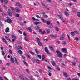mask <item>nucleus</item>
<instances>
[{
	"label": "nucleus",
	"instance_id": "1",
	"mask_svg": "<svg viewBox=\"0 0 80 80\" xmlns=\"http://www.w3.org/2000/svg\"><path fill=\"white\" fill-rule=\"evenodd\" d=\"M56 53H57V55L58 57H60V58H62V53L60 51L57 50L56 51Z\"/></svg>",
	"mask_w": 80,
	"mask_h": 80
},
{
	"label": "nucleus",
	"instance_id": "2",
	"mask_svg": "<svg viewBox=\"0 0 80 80\" xmlns=\"http://www.w3.org/2000/svg\"><path fill=\"white\" fill-rule=\"evenodd\" d=\"M5 22L7 23H12V20L10 18L8 19L7 20L5 21Z\"/></svg>",
	"mask_w": 80,
	"mask_h": 80
},
{
	"label": "nucleus",
	"instance_id": "3",
	"mask_svg": "<svg viewBox=\"0 0 80 80\" xmlns=\"http://www.w3.org/2000/svg\"><path fill=\"white\" fill-rule=\"evenodd\" d=\"M45 50L47 54H48V55H50V51H49V50H48V48H47V47H45Z\"/></svg>",
	"mask_w": 80,
	"mask_h": 80
},
{
	"label": "nucleus",
	"instance_id": "4",
	"mask_svg": "<svg viewBox=\"0 0 80 80\" xmlns=\"http://www.w3.org/2000/svg\"><path fill=\"white\" fill-rule=\"evenodd\" d=\"M61 51L62 52H65V53H67L68 52H67V48H62L61 49Z\"/></svg>",
	"mask_w": 80,
	"mask_h": 80
},
{
	"label": "nucleus",
	"instance_id": "5",
	"mask_svg": "<svg viewBox=\"0 0 80 80\" xmlns=\"http://www.w3.org/2000/svg\"><path fill=\"white\" fill-rule=\"evenodd\" d=\"M39 33H41L42 35H43L44 33H45V32L44 31L43 32L42 31V29H39Z\"/></svg>",
	"mask_w": 80,
	"mask_h": 80
},
{
	"label": "nucleus",
	"instance_id": "6",
	"mask_svg": "<svg viewBox=\"0 0 80 80\" xmlns=\"http://www.w3.org/2000/svg\"><path fill=\"white\" fill-rule=\"evenodd\" d=\"M65 37V34L64 33H63L61 36L60 39L62 40H63V38H64Z\"/></svg>",
	"mask_w": 80,
	"mask_h": 80
},
{
	"label": "nucleus",
	"instance_id": "7",
	"mask_svg": "<svg viewBox=\"0 0 80 80\" xmlns=\"http://www.w3.org/2000/svg\"><path fill=\"white\" fill-rule=\"evenodd\" d=\"M11 61L12 63H15V59L12 58V56H11Z\"/></svg>",
	"mask_w": 80,
	"mask_h": 80
},
{
	"label": "nucleus",
	"instance_id": "8",
	"mask_svg": "<svg viewBox=\"0 0 80 80\" xmlns=\"http://www.w3.org/2000/svg\"><path fill=\"white\" fill-rule=\"evenodd\" d=\"M10 29H9V28H7L6 29H5V31L6 33H8L10 32Z\"/></svg>",
	"mask_w": 80,
	"mask_h": 80
},
{
	"label": "nucleus",
	"instance_id": "9",
	"mask_svg": "<svg viewBox=\"0 0 80 80\" xmlns=\"http://www.w3.org/2000/svg\"><path fill=\"white\" fill-rule=\"evenodd\" d=\"M14 59H15V63L17 65H18V60H17V58H14Z\"/></svg>",
	"mask_w": 80,
	"mask_h": 80
},
{
	"label": "nucleus",
	"instance_id": "10",
	"mask_svg": "<svg viewBox=\"0 0 80 80\" xmlns=\"http://www.w3.org/2000/svg\"><path fill=\"white\" fill-rule=\"evenodd\" d=\"M7 13L8 15H9V16H10V17H12V13L11 12H8Z\"/></svg>",
	"mask_w": 80,
	"mask_h": 80
},
{
	"label": "nucleus",
	"instance_id": "11",
	"mask_svg": "<svg viewBox=\"0 0 80 80\" xmlns=\"http://www.w3.org/2000/svg\"><path fill=\"white\" fill-rule=\"evenodd\" d=\"M15 10L16 12H20V9L16 7L15 8Z\"/></svg>",
	"mask_w": 80,
	"mask_h": 80
},
{
	"label": "nucleus",
	"instance_id": "12",
	"mask_svg": "<svg viewBox=\"0 0 80 80\" xmlns=\"http://www.w3.org/2000/svg\"><path fill=\"white\" fill-rule=\"evenodd\" d=\"M51 63L53 66H55V62L54 61H52Z\"/></svg>",
	"mask_w": 80,
	"mask_h": 80
},
{
	"label": "nucleus",
	"instance_id": "13",
	"mask_svg": "<svg viewBox=\"0 0 80 80\" xmlns=\"http://www.w3.org/2000/svg\"><path fill=\"white\" fill-rule=\"evenodd\" d=\"M50 37H57V35H53V34H51L50 35Z\"/></svg>",
	"mask_w": 80,
	"mask_h": 80
},
{
	"label": "nucleus",
	"instance_id": "14",
	"mask_svg": "<svg viewBox=\"0 0 80 80\" xmlns=\"http://www.w3.org/2000/svg\"><path fill=\"white\" fill-rule=\"evenodd\" d=\"M34 23L35 24V25H38L39 24H40V23H41V22H34Z\"/></svg>",
	"mask_w": 80,
	"mask_h": 80
},
{
	"label": "nucleus",
	"instance_id": "15",
	"mask_svg": "<svg viewBox=\"0 0 80 80\" xmlns=\"http://www.w3.org/2000/svg\"><path fill=\"white\" fill-rule=\"evenodd\" d=\"M38 43L39 46H43V45H42V43L40 42H38Z\"/></svg>",
	"mask_w": 80,
	"mask_h": 80
},
{
	"label": "nucleus",
	"instance_id": "16",
	"mask_svg": "<svg viewBox=\"0 0 80 80\" xmlns=\"http://www.w3.org/2000/svg\"><path fill=\"white\" fill-rule=\"evenodd\" d=\"M18 53H19L20 55L23 54V52H22L21 50H19V51H18Z\"/></svg>",
	"mask_w": 80,
	"mask_h": 80
},
{
	"label": "nucleus",
	"instance_id": "17",
	"mask_svg": "<svg viewBox=\"0 0 80 80\" xmlns=\"http://www.w3.org/2000/svg\"><path fill=\"white\" fill-rule=\"evenodd\" d=\"M18 49L19 50H22V48L21 46H19L18 47Z\"/></svg>",
	"mask_w": 80,
	"mask_h": 80
},
{
	"label": "nucleus",
	"instance_id": "18",
	"mask_svg": "<svg viewBox=\"0 0 80 80\" xmlns=\"http://www.w3.org/2000/svg\"><path fill=\"white\" fill-rule=\"evenodd\" d=\"M35 28L36 29V30H40V27H39V26H35Z\"/></svg>",
	"mask_w": 80,
	"mask_h": 80
},
{
	"label": "nucleus",
	"instance_id": "19",
	"mask_svg": "<svg viewBox=\"0 0 80 80\" xmlns=\"http://www.w3.org/2000/svg\"><path fill=\"white\" fill-rule=\"evenodd\" d=\"M19 77L21 78L22 79V80H24V78H23V76H22V75L20 74L19 75Z\"/></svg>",
	"mask_w": 80,
	"mask_h": 80
},
{
	"label": "nucleus",
	"instance_id": "20",
	"mask_svg": "<svg viewBox=\"0 0 80 80\" xmlns=\"http://www.w3.org/2000/svg\"><path fill=\"white\" fill-rule=\"evenodd\" d=\"M2 40L3 42H4L5 43V44H7V41H6V40L5 39V38H2Z\"/></svg>",
	"mask_w": 80,
	"mask_h": 80
},
{
	"label": "nucleus",
	"instance_id": "21",
	"mask_svg": "<svg viewBox=\"0 0 80 80\" xmlns=\"http://www.w3.org/2000/svg\"><path fill=\"white\" fill-rule=\"evenodd\" d=\"M58 16L59 17V18L61 19V20H63V17H62V16H61V15L58 14Z\"/></svg>",
	"mask_w": 80,
	"mask_h": 80
},
{
	"label": "nucleus",
	"instance_id": "22",
	"mask_svg": "<svg viewBox=\"0 0 80 80\" xmlns=\"http://www.w3.org/2000/svg\"><path fill=\"white\" fill-rule=\"evenodd\" d=\"M16 5L17 6H19V7H21V5L20 3H18V2H16Z\"/></svg>",
	"mask_w": 80,
	"mask_h": 80
},
{
	"label": "nucleus",
	"instance_id": "23",
	"mask_svg": "<svg viewBox=\"0 0 80 80\" xmlns=\"http://www.w3.org/2000/svg\"><path fill=\"white\" fill-rule=\"evenodd\" d=\"M5 38L8 40H9V41H11L10 39V38H9L7 37V36H5Z\"/></svg>",
	"mask_w": 80,
	"mask_h": 80
},
{
	"label": "nucleus",
	"instance_id": "24",
	"mask_svg": "<svg viewBox=\"0 0 80 80\" xmlns=\"http://www.w3.org/2000/svg\"><path fill=\"white\" fill-rule=\"evenodd\" d=\"M25 55L27 57V58H30V56L27 53L25 54Z\"/></svg>",
	"mask_w": 80,
	"mask_h": 80
},
{
	"label": "nucleus",
	"instance_id": "25",
	"mask_svg": "<svg viewBox=\"0 0 80 80\" xmlns=\"http://www.w3.org/2000/svg\"><path fill=\"white\" fill-rule=\"evenodd\" d=\"M63 75L66 77H68V76L67 75V74L65 72H63Z\"/></svg>",
	"mask_w": 80,
	"mask_h": 80
},
{
	"label": "nucleus",
	"instance_id": "26",
	"mask_svg": "<svg viewBox=\"0 0 80 80\" xmlns=\"http://www.w3.org/2000/svg\"><path fill=\"white\" fill-rule=\"evenodd\" d=\"M49 48L50 49V50H52V51H53L54 49H53V47L50 46H49Z\"/></svg>",
	"mask_w": 80,
	"mask_h": 80
},
{
	"label": "nucleus",
	"instance_id": "27",
	"mask_svg": "<svg viewBox=\"0 0 80 80\" xmlns=\"http://www.w3.org/2000/svg\"><path fill=\"white\" fill-rule=\"evenodd\" d=\"M11 37L13 38H14L15 40H16V39H17V38H16V37H15V36L14 35H12L11 36Z\"/></svg>",
	"mask_w": 80,
	"mask_h": 80
},
{
	"label": "nucleus",
	"instance_id": "28",
	"mask_svg": "<svg viewBox=\"0 0 80 80\" xmlns=\"http://www.w3.org/2000/svg\"><path fill=\"white\" fill-rule=\"evenodd\" d=\"M37 57H39V58L40 59H41L42 58V56H41V55L37 54Z\"/></svg>",
	"mask_w": 80,
	"mask_h": 80
},
{
	"label": "nucleus",
	"instance_id": "29",
	"mask_svg": "<svg viewBox=\"0 0 80 80\" xmlns=\"http://www.w3.org/2000/svg\"><path fill=\"white\" fill-rule=\"evenodd\" d=\"M23 63H24V65H26V66H28V65L27 64V63L25 61H23Z\"/></svg>",
	"mask_w": 80,
	"mask_h": 80
},
{
	"label": "nucleus",
	"instance_id": "30",
	"mask_svg": "<svg viewBox=\"0 0 80 80\" xmlns=\"http://www.w3.org/2000/svg\"><path fill=\"white\" fill-rule=\"evenodd\" d=\"M72 65H73L74 66H75V65H77V64H76V63H75V62H72Z\"/></svg>",
	"mask_w": 80,
	"mask_h": 80
},
{
	"label": "nucleus",
	"instance_id": "31",
	"mask_svg": "<svg viewBox=\"0 0 80 80\" xmlns=\"http://www.w3.org/2000/svg\"><path fill=\"white\" fill-rule=\"evenodd\" d=\"M41 19V20L42 21L43 23H46L47 22V21H46L45 20H44V19Z\"/></svg>",
	"mask_w": 80,
	"mask_h": 80
},
{
	"label": "nucleus",
	"instance_id": "32",
	"mask_svg": "<svg viewBox=\"0 0 80 80\" xmlns=\"http://www.w3.org/2000/svg\"><path fill=\"white\" fill-rule=\"evenodd\" d=\"M73 58L75 62H77V58L76 57H73Z\"/></svg>",
	"mask_w": 80,
	"mask_h": 80
},
{
	"label": "nucleus",
	"instance_id": "33",
	"mask_svg": "<svg viewBox=\"0 0 80 80\" xmlns=\"http://www.w3.org/2000/svg\"><path fill=\"white\" fill-rule=\"evenodd\" d=\"M71 34L72 36H74L75 35V33L73 32H71Z\"/></svg>",
	"mask_w": 80,
	"mask_h": 80
},
{
	"label": "nucleus",
	"instance_id": "34",
	"mask_svg": "<svg viewBox=\"0 0 80 80\" xmlns=\"http://www.w3.org/2000/svg\"><path fill=\"white\" fill-rule=\"evenodd\" d=\"M41 3L42 5H43V7H45V8H46V7H47V6H45V5L44 4V3H43V2H41Z\"/></svg>",
	"mask_w": 80,
	"mask_h": 80
},
{
	"label": "nucleus",
	"instance_id": "35",
	"mask_svg": "<svg viewBox=\"0 0 80 80\" xmlns=\"http://www.w3.org/2000/svg\"><path fill=\"white\" fill-rule=\"evenodd\" d=\"M65 15H66V16H69V14H68V12H65Z\"/></svg>",
	"mask_w": 80,
	"mask_h": 80
},
{
	"label": "nucleus",
	"instance_id": "36",
	"mask_svg": "<svg viewBox=\"0 0 80 80\" xmlns=\"http://www.w3.org/2000/svg\"><path fill=\"white\" fill-rule=\"evenodd\" d=\"M4 2L6 5H7L8 4V1L7 0H4Z\"/></svg>",
	"mask_w": 80,
	"mask_h": 80
},
{
	"label": "nucleus",
	"instance_id": "37",
	"mask_svg": "<svg viewBox=\"0 0 80 80\" xmlns=\"http://www.w3.org/2000/svg\"><path fill=\"white\" fill-rule=\"evenodd\" d=\"M35 51L36 52V53H37V54H38L40 53V52L37 51V50L36 49H35Z\"/></svg>",
	"mask_w": 80,
	"mask_h": 80
},
{
	"label": "nucleus",
	"instance_id": "38",
	"mask_svg": "<svg viewBox=\"0 0 80 80\" xmlns=\"http://www.w3.org/2000/svg\"><path fill=\"white\" fill-rule=\"evenodd\" d=\"M9 52L10 53V54H11V55H12V54H13V52H12V50L9 49Z\"/></svg>",
	"mask_w": 80,
	"mask_h": 80
},
{
	"label": "nucleus",
	"instance_id": "39",
	"mask_svg": "<svg viewBox=\"0 0 80 80\" xmlns=\"http://www.w3.org/2000/svg\"><path fill=\"white\" fill-rule=\"evenodd\" d=\"M46 32L48 34H49L50 33V29H47Z\"/></svg>",
	"mask_w": 80,
	"mask_h": 80
},
{
	"label": "nucleus",
	"instance_id": "40",
	"mask_svg": "<svg viewBox=\"0 0 80 80\" xmlns=\"http://www.w3.org/2000/svg\"><path fill=\"white\" fill-rule=\"evenodd\" d=\"M25 40L26 42H28V38L27 37H25Z\"/></svg>",
	"mask_w": 80,
	"mask_h": 80
},
{
	"label": "nucleus",
	"instance_id": "41",
	"mask_svg": "<svg viewBox=\"0 0 80 80\" xmlns=\"http://www.w3.org/2000/svg\"><path fill=\"white\" fill-rule=\"evenodd\" d=\"M1 52L2 55H3V56H5V52H4V51H2Z\"/></svg>",
	"mask_w": 80,
	"mask_h": 80
},
{
	"label": "nucleus",
	"instance_id": "42",
	"mask_svg": "<svg viewBox=\"0 0 80 80\" xmlns=\"http://www.w3.org/2000/svg\"><path fill=\"white\" fill-rule=\"evenodd\" d=\"M28 30L30 31V32H32V30L30 27L28 28Z\"/></svg>",
	"mask_w": 80,
	"mask_h": 80
},
{
	"label": "nucleus",
	"instance_id": "43",
	"mask_svg": "<svg viewBox=\"0 0 80 80\" xmlns=\"http://www.w3.org/2000/svg\"><path fill=\"white\" fill-rule=\"evenodd\" d=\"M50 21H48L47 22V25H48L50 24Z\"/></svg>",
	"mask_w": 80,
	"mask_h": 80
},
{
	"label": "nucleus",
	"instance_id": "44",
	"mask_svg": "<svg viewBox=\"0 0 80 80\" xmlns=\"http://www.w3.org/2000/svg\"><path fill=\"white\" fill-rule=\"evenodd\" d=\"M36 39L37 40V41H38V42H40V40L39 38L36 37Z\"/></svg>",
	"mask_w": 80,
	"mask_h": 80
},
{
	"label": "nucleus",
	"instance_id": "45",
	"mask_svg": "<svg viewBox=\"0 0 80 80\" xmlns=\"http://www.w3.org/2000/svg\"><path fill=\"white\" fill-rule=\"evenodd\" d=\"M77 15L79 17H80V12H78L77 13Z\"/></svg>",
	"mask_w": 80,
	"mask_h": 80
},
{
	"label": "nucleus",
	"instance_id": "46",
	"mask_svg": "<svg viewBox=\"0 0 80 80\" xmlns=\"http://www.w3.org/2000/svg\"><path fill=\"white\" fill-rule=\"evenodd\" d=\"M55 28L57 32H58V31H59V30H58V28L57 27H56Z\"/></svg>",
	"mask_w": 80,
	"mask_h": 80
},
{
	"label": "nucleus",
	"instance_id": "47",
	"mask_svg": "<svg viewBox=\"0 0 80 80\" xmlns=\"http://www.w3.org/2000/svg\"><path fill=\"white\" fill-rule=\"evenodd\" d=\"M50 27L51 28H53V25H52V23H50Z\"/></svg>",
	"mask_w": 80,
	"mask_h": 80
},
{
	"label": "nucleus",
	"instance_id": "48",
	"mask_svg": "<svg viewBox=\"0 0 80 80\" xmlns=\"http://www.w3.org/2000/svg\"><path fill=\"white\" fill-rule=\"evenodd\" d=\"M67 44V43H66V42L65 41H63L62 42V45H66Z\"/></svg>",
	"mask_w": 80,
	"mask_h": 80
},
{
	"label": "nucleus",
	"instance_id": "49",
	"mask_svg": "<svg viewBox=\"0 0 80 80\" xmlns=\"http://www.w3.org/2000/svg\"><path fill=\"white\" fill-rule=\"evenodd\" d=\"M29 52L30 53H31V54L32 55H35V53H34V52H32L31 51H30Z\"/></svg>",
	"mask_w": 80,
	"mask_h": 80
},
{
	"label": "nucleus",
	"instance_id": "50",
	"mask_svg": "<svg viewBox=\"0 0 80 80\" xmlns=\"http://www.w3.org/2000/svg\"><path fill=\"white\" fill-rule=\"evenodd\" d=\"M36 62L37 63H38L40 62V60L38 59H37L36 60Z\"/></svg>",
	"mask_w": 80,
	"mask_h": 80
},
{
	"label": "nucleus",
	"instance_id": "51",
	"mask_svg": "<svg viewBox=\"0 0 80 80\" xmlns=\"http://www.w3.org/2000/svg\"><path fill=\"white\" fill-rule=\"evenodd\" d=\"M42 60H45V55H42Z\"/></svg>",
	"mask_w": 80,
	"mask_h": 80
},
{
	"label": "nucleus",
	"instance_id": "52",
	"mask_svg": "<svg viewBox=\"0 0 80 80\" xmlns=\"http://www.w3.org/2000/svg\"><path fill=\"white\" fill-rule=\"evenodd\" d=\"M67 36H68V40H69V41H70V39L68 34H67Z\"/></svg>",
	"mask_w": 80,
	"mask_h": 80
},
{
	"label": "nucleus",
	"instance_id": "53",
	"mask_svg": "<svg viewBox=\"0 0 80 80\" xmlns=\"http://www.w3.org/2000/svg\"><path fill=\"white\" fill-rule=\"evenodd\" d=\"M44 17L45 18H48V16L47 15L44 16Z\"/></svg>",
	"mask_w": 80,
	"mask_h": 80
},
{
	"label": "nucleus",
	"instance_id": "54",
	"mask_svg": "<svg viewBox=\"0 0 80 80\" xmlns=\"http://www.w3.org/2000/svg\"><path fill=\"white\" fill-rule=\"evenodd\" d=\"M10 8L11 9V10H14L15 9H14V8H13L12 7H10Z\"/></svg>",
	"mask_w": 80,
	"mask_h": 80
},
{
	"label": "nucleus",
	"instance_id": "55",
	"mask_svg": "<svg viewBox=\"0 0 80 80\" xmlns=\"http://www.w3.org/2000/svg\"><path fill=\"white\" fill-rule=\"evenodd\" d=\"M16 17H20V15L18 14H16Z\"/></svg>",
	"mask_w": 80,
	"mask_h": 80
},
{
	"label": "nucleus",
	"instance_id": "56",
	"mask_svg": "<svg viewBox=\"0 0 80 80\" xmlns=\"http://www.w3.org/2000/svg\"><path fill=\"white\" fill-rule=\"evenodd\" d=\"M74 33H75L76 34H77V35H78V32L77 31H75Z\"/></svg>",
	"mask_w": 80,
	"mask_h": 80
},
{
	"label": "nucleus",
	"instance_id": "57",
	"mask_svg": "<svg viewBox=\"0 0 80 80\" xmlns=\"http://www.w3.org/2000/svg\"><path fill=\"white\" fill-rule=\"evenodd\" d=\"M57 70L59 71L60 70V68L58 66L57 67Z\"/></svg>",
	"mask_w": 80,
	"mask_h": 80
},
{
	"label": "nucleus",
	"instance_id": "58",
	"mask_svg": "<svg viewBox=\"0 0 80 80\" xmlns=\"http://www.w3.org/2000/svg\"><path fill=\"white\" fill-rule=\"evenodd\" d=\"M43 41H44V42H48V39H43Z\"/></svg>",
	"mask_w": 80,
	"mask_h": 80
},
{
	"label": "nucleus",
	"instance_id": "59",
	"mask_svg": "<svg viewBox=\"0 0 80 80\" xmlns=\"http://www.w3.org/2000/svg\"><path fill=\"white\" fill-rule=\"evenodd\" d=\"M32 20H33L34 21H35L36 19H35V18L34 17H32Z\"/></svg>",
	"mask_w": 80,
	"mask_h": 80
},
{
	"label": "nucleus",
	"instance_id": "60",
	"mask_svg": "<svg viewBox=\"0 0 80 80\" xmlns=\"http://www.w3.org/2000/svg\"><path fill=\"white\" fill-rule=\"evenodd\" d=\"M0 26H2V25H3V23H2V22L1 21H0Z\"/></svg>",
	"mask_w": 80,
	"mask_h": 80
},
{
	"label": "nucleus",
	"instance_id": "61",
	"mask_svg": "<svg viewBox=\"0 0 80 80\" xmlns=\"http://www.w3.org/2000/svg\"><path fill=\"white\" fill-rule=\"evenodd\" d=\"M18 32L20 33V34H22V31L20 30L18 31Z\"/></svg>",
	"mask_w": 80,
	"mask_h": 80
},
{
	"label": "nucleus",
	"instance_id": "62",
	"mask_svg": "<svg viewBox=\"0 0 80 80\" xmlns=\"http://www.w3.org/2000/svg\"><path fill=\"white\" fill-rule=\"evenodd\" d=\"M0 1L2 4H3V0H0Z\"/></svg>",
	"mask_w": 80,
	"mask_h": 80
},
{
	"label": "nucleus",
	"instance_id": "63",
	"mask_svg": "<svg viewBox=\"0 0 80 80\" xmlns=\"http://www.w3.org/2000/svg\"><path fill=\"white\" fill-rule=\"evenodd\" d=\"M72 80H79V79H77V78H72Z\"/></svg>",
	"mask_w": 80,
	"mask_h": 80
},
{
	"label": "nucleus",
	"instance_id": "64",
	"mask_svg": "<svg viewBox=\"0 0 80 80\" xmlns=\"http://www.w3.org/2000/svg\"><path fill=\"white\" fill-rule=\"evenodd\" d=\"M22 58L23 59H24V60H25V56H22Z\"/></svg>",
	"mask_w": 80,
	"mask_h": 80
}]
</instances>
